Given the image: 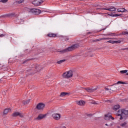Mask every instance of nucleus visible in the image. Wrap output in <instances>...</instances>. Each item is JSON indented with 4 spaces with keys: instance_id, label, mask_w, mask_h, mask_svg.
I'll return each instance as SVG.
<instances>
[{
    "instance_id": "obj_1",
    "label": "nucleus",
    "mask_w": 128,
    "mask_h": 128,
    "mask_svg": "<svg viewBox=\"0 0 128 128\" xmlns=\"http://www.w3.org/2000/svg\"><path fill=\"white\" fill-rule=\"evenodd\" d=\"M118 118L124 120L128 115V110L124 109L120 110L118 112Z\"/></svg>"
},
{
    "instance_id": "obj_2",
    "label": "nucleus",
    "mask_w": 128,
    "mask_h": 128,
    "mask_svg": "<svg viewBox=\"0 0 128 128\" xmlns=\"http://www.w3.org/2000/svg\"><path fill=\"white\" fill-rule=\"evenodd\" d=\"M80 47V45L78 44H75L67 48L64 49L62 50L58 51V52H60L61 54H64V52H72L76 48H78Z\"/></svg>"
},
{
    "instance_id": "obj_3",
    "label": "nucleus",
    "mask_w": 128,
    "mask_h": 128,
    "mask_svg": "<svg viewBox=\"0 0 128 128\" xmlns=\"http://www.w3.org/2000/svg\"><path fill=\"white\" fill-rule=\"evenodd\" d=\"M120 86L118 85L116 86H114V85H112V89L108 88H105V90H108V92H110V90H112V92H118V90H120Z\"/></svg>"
},
{
    "instance_id": "obj_4",
    "label": "nucleus",
    "mask_w": 128,
    "mask_h": 128,
    "mask_svg": "<svg viewBox=\"0 0 128 128\" xmlns=\"http://www.w3.org/2000/svg\"><path fill=\"white\" fill-rule=\"evenodd\" d=\"M62 76L65 78H72V70L66 72L62 74Z\"/></svg>"
},
{
    "instance_id": "obj_5",
    "label": "nucleus",
    "mask_w": 128,
    "mask_h": 128,
    "mask_svg": "<svg viewBox=\"0 0 128 128\" xmlns=\"http://www.w3.org/2000/svg\"><path fill=\"white\" fill-rule=\"evenodd\" d=\"M52 118H53L54 120H60V114H58V113H54L53 114H52Z\"/></svg>"
},
{
    "instance_id": "obj_6",
    "label": "nucleus",
    "mask_w": 128,
    "mask_h": 128,
    "mask_svg": "<svg viewBox=\"0 0 128 128\" xmlns=\"http://www.w3.org/2000/svg\"><path fill=\"white\" fill-rule=\"evenodd\" d=\"M27 10L28 12H33L34 14H40V10L38 9H36V8H32V9H27Z\"/></svg>"
},
{
    "instance_id": "obj_7",
    "label": "nucleus",
    "mask_w": 128,
    "mask_h": 128,
    "mask_svg": "<svg viewBox=\"0 0 128 128\" xmlns=\"http://www.w3.org/2000/svg\"><path fill=\"white\" fill-rule=\"evenodd\" d=\"M45 105L42 103H39L36 106V108L39 110H42L44 108Z\"/></svg>"
},
{
    "instance_id": "obj_8",
    "label": "nucleus",
    "mask_w": 128,
    "mask_h": 128,
    "mask_svg": "<svg viewBox=\"0 0 128 128\" xmlns=\"http://www.w3.org/2000/svg\"><path fill=\"white\" fill-rule=\"evenodd\" d=\"M46 114H40L36 118V120H40L43 118H46Z\"/></svg>"
},
{
    "instance_id": "obj_9",
    "label": "nucleus",
    "mask_w": 128,
    "mask_h": 128,
    "mask_svg": "<svg viewBox=\"0 0 128 128\" xmlns=\"http://www.w3.org/2000/svg\"><path fill=\"white\" fill-rule=\"evenodd\" d=\"M32 4L34 6H40L41 4H42V0H34L32 2Z\"/></svg>"
},
{
    "instance_id": "obj_10",
    "label": "nucleus",
    "mask_w": 128,
    "mask_h": 128,
    "mask_svg": "<svg viewBox=\"0 0 128 128\" xmlns=\"http://www.w3.org/2000/svg\"><path fill=\"white\" fill-rule=\"evenodd\" d=\"M19 116L20 118H22L24 116V115L19 112H15L12 114V116Z\"/></svg>"
},
{
    "instance_id": "obj_11",
    "label": "nucleus",
    "mask_w": 128,
    "mask_h": 128,
    "mask_svg": "<svg viewBox=\"0 0 128 128\" xmlns=\"http://www.w3.org/2000/svg\"><path fill=\"white\" fill-rule=\"evenodd\" d=\"M76 104H77L78 106H84L86 104V102L84 100H78L76 101Z\"/></svg>"
},
{
    "instance_id": "obj_12",
    "label": "nucleus",
    "mask_w": 128,
    "mask_h": 128,
    "mask_svg": "<svg viewBox=\"0 0 128 128\" xmlns=\"http://www.w3.org/2000/svg\"><path fill=\"white\" fill-rule=\"evenodd\" d=\"M110 118H111L112 120L114 119V117L112 116H110V115H109V114L105 115L104 120H110Z\"/></svg>"
},
{
    "instance_id": "obj_13",
    "label": "nucleus",
    "mask_w": 128,
    "mask_h": 128,
    "mask_svg": "<svg viewBox=\"0 0 128 128\" xmlns=\"http://www.w3.org/2000/svg\"><path fill=\"white\" fill-rule=\"evenodd\" d=\"M86 90L88 92H94V90H96L97 88H85Z\"/></svg>"
},
{
    "instance_id": "obj_14",
    "label": "nucleus",
    "mask_w": 128,
    "mask_h": 128,
    "mask_svg": "<svg viewBox=\"0 0 128 128\" xmlns=\"http://www.w3.org/2000/svg\"><path fill=\"white\" fill-rule=\"evenodd\" d=\"M108 42H110V44H120L121 41L120 40H109L108 41Z\"/></svg>"
},
{
    "instance_id": "obj_15",
    "label": "nucleus",
    "mask_w": 128,
    "mask_h": 128,
    "mask_svg": "<svg viewBox=\"0 0 128 128\" xmlns=\"http://www.w3.org/2000/svg\"><path fill=\"white\" fill-rule=\"evenodd\" d=\"M118 12H126V10L124 9V8H120L118 9Z\"/></svg>"
},
{
    "instance_id": "obj_16",
    "label": "nucleus",
    "mask_w": 128,
    "mask_h": 128,
    "mask_svg": "<svg viewBox=\"0 0 128 128\" xmlns=\"http://www.w3.org/2000/svg\"><path fill=\"white\" fill-rule=\"evenodd\" d=\"M120 108V105L116 104L113 106L112 110H118Z\"/></svg>"
},
{
    "instance_id": "obj_17",
    "label": "nucleus",
    "mask_w": 128,
    "mask_h": 128,
    "mask_svg": "<svg viewBox=\"0 0 128 128\" xmlns=\"http://www.w3.org/2000/svg\"><path fill=\"white\" fill-rule=\"evenodd\" d=\"M104 10H110V12L116 11V8H114V7H111L110 8H109L108 9L104 8Z\"/></svg>"
},
{
    "instance_id": "obj_18",
    "label": "nucleus",
    "mask_w": 128,
    "mask_h": 128,
    "mask_svg": "<svg viewBox=\"0 0 128 128\" xmlns=\"http://www.w3.org/2000/svg\"><path fill=\"white\" fill-rule=\"evenodd\" d=\"M10 112V108L5 109L4 112V114H8V112Z\"/></svg>"
},
{
    "instance_id": "obj_19",
    "label": "nucleus",
    "mask_w": 128,
    "mask_h": 128,
    "mask_svg": "<svg viewBox=\"0 0 128 128\" xmlns=\"http://www.w3.org/2000/svg\"><path fill=\"white\" fill-rule=\"evenodd\" d=\"M126 84V83L124 82H122V81H118V82L114 84V85L116 86V84Z\"/></svg>"
},
{
    "instance_id": "obj_20",
    "label": "nucleus",
    "mask_w": 128,
    "mask_h": 128,
    "mask_svg": "<svg viewBox=\"0 0 128 128\" xmlns=\"http://www.w3.org/2000/svg\"><path fill=\"white\" fill-rule=\"evenodd\" d=\"M66 94H68V93L63 92L61 93L60 96H65Z\"/></svg>"
},
{
    "instance_id": "obj_21",
    "label": "nucleus",
    "mask_w": 128,
    "mask_h": 128,
    "mask_svg": "<svg viewBox=\"0 0 128 128\" xmlns=\"http://www.w3.org/2000/svg\"><path fill=\"white\" fill-rule=\"evenodd\" d=\"M120 74H128V70H123L120 71Z\"/></svg>"
},
{
    "instance_id": "obj_22",
    "label": "nucleus",
    "mask_w": 128,
    "mask_h": 128,
    "mask_svg": "<svg viewBox=\"0 0 128 128\" xmlns=\"http://www.w3.org/2000/svg\"><path fill=\"white\" fill-rule=\"evenodd\" d=\"M30 100H28L26 102V101H24L23 103L24 104H30Z\"/></svg>"
},
{
    "instance_id": "obj_23",
    "label": "nucleus",
    "mask_w": 128,
    "mask_h": 128,
    "mask_svg": "<svg viewBox=\"0 0 128 128\" xmlns=\"http://www.w3.org/2000/svg\"><path fill=\"white\" fill-rule=\"evenodd\" d=\"M8 0H1L0 1V2H2V4H6V2H8Z\"/></svg>"
},
{
    "instance_id": "obj_24",
    "label": "nucleus",
    "mask_w": 128,
    "mask_h": 128,
    "mask_svg": "<svg viewBox=\"0 0 128 128\" xmlns=\"http://www.w3.org/2000/svg\"><path fill=\"white\" fill-rule=\"evenodd\" d=\"M66 62L65 60H60L57 62L58 64H62V62Z\"/></svg>"
},
{
    "instance_id": "obj_25",
    "label": "nucleus",
    "mask_w": 128,
    "mask_h": 128,
    "mask_svg": "<svg viewBox=\"0 0 128 128\" xmlns=\"http://www.w3.org/2000/svg\"><path fill=\"white\" fill-rule=\"evenodd\" d=\"M121 126L124 127L126 126V122H124V123H122L120 124Z\"/></svg>"
},
{
    "instance_id": "obj_26",
    "label": "nucleus",
    "mask_w": 128,
    "mask_h": 128,
    "mask_svg": "<svg viewBox=\"0 0 128 128\" xmlns=\"http://www.w3.org/2000/svg\"><path fill=\"white\" fill-rule=\"evenodd\" d=\"M24 2V0H20L18 2V4H22Z\"/></svg>"
},
{
    "instance_id": "obj_27",
    "label": "nucleus",
    "mask_w": 128,
    "mask_h": 128,
    "mask_svg": "<svg viewBox=\"0 0 128 128\" xmlns=\"http://www.w3.org/2000/svg\"><path fill=\"white\" fill-rule=\"evenodd\" d=\"M48 36H53L54 38V36H56V34H49L48 35Z\"/></svg>"
},
{
    "instance_id": "obj_28",
    "label": "nucleus",
    "mask_w": 128,
    "mask_h": 128,
    "mask_svg": "<svg viewBox=\"0 0 128 128\" xmlns=\"http://www.w3.org/2000/svg\"><path fill=\"white\" fill-rule=\"evenodd\" d=\"M103 40H115V38H102Z\"/></svg>"
},
{
    "instance_id": "obj_29",
    "label": "nucleus",
    "mask_w": 128,
    "mask_h": 128,
    "mask_svg": "<svg viewBox=\"0 0 128 128\" xmlns=\"http://www.w3.org/2000/svg\"><path fill=\"white\" fill-rule=\"evenodd\" d=\"M108 126H112V124H110L108 125Z\"/></svg>"
},
{
    "instance_id": "obj_30",
    "label": "nucleus",
    "mask_w": 128,
    "mask_h": 128,
    "mask_svg": "<svg viewBox=\"0 0 128 128\" xmlns=\"http://www.w3.org/2000/svg\"><path fill=\"white\" fill-rule=\"evenodd\" d=\"M124 34H128V32H124Z\"/></svg>"
},
{
    "instance_id": "obj_31",
    "label": "nucleus",
    "mask_w": 128,
    "mask_h": 128,
    "mask_svg": "<svg viewBox=\"0 0 128 128\" xmlns=\"http://www.w3.org/2000/svg\"><path fill=\"white\" fill-rule=\"evenodd\" d=\"M100 39H97L96 40V42H100Z\"/></svg>"
},
{
    "instance_id": "obj_32",
    "label": "nucleus",
    "mask_w": 128,
    "mask_h": 128,
    "mask_svg": "<svg viewBox=\"0 0 128 128\" xmlns=\"http://www.w3.org/2000/svg\"><path fill=\"white\" fill-rule=\"evenodd\" d=\"M120 15H118V14H116L115 16H120Z\"/></svg>"
},
{
    "instance_id": "obj_33",
    "label": "nucleus",
    "mask_w": 128,
    "mask_h": 128,
    "mask_svg": "<svg viewBox=\"0 0 128 128\" xmlns=\"http://www.w3.org/2000/svg\"><path fill=\"white\" fill-rule=\"evenodd\" d=\"M103 38H99V40H102Z\"/></svg>"
},
{
    "instance_id": "obj_34",
    "label": "nucleus",
    "mask_w": 128,
    "mask_h": 128,
    "mask_svg": "<svg viewBox=\"0 0 128 128\" xmlns=\"http://www.w3.org/2000/svg\"><path fill=\"white\" fill-rule=\"evenodd\" d=\"M0 36H4V34L0 35Z\"/></svg>"
},
{
    "instance_id": "obj_35",
    "label": "nucleus",
    "mask_w": 128,
    "mask_h": 128,
    "mask_svg": "<svg viewBox=\"0 0 128 128\" xmlns=\"http://www.w3.org/2000/svg\"><path fill=\"white\" fill-rule=\"evenodd\" d=\"M126 76H128V72L126 74Z\"/></svg>"
},
{
    "instance_id": "obj_36",
    "label": "nucleus",
    "mask_w": 128,
    "mask_h": 128,
    "mask_svg": "<svg viewBox=\"0 0 128 128\" xmlns=\"http://www.w3.org/2000/svg\"><path fill=\"white\" fill-rule=\"evenodd\" d=\"M105 126H108V125L107 124H106Z\"/></svg>"
},
{
    "instance_id": "obj_37",
    "label": "nucleus",
    "mask_w": 128,
    "mask_h": 128,
    "mask_svg": "<svg viewBox=\"0 0 128 128\" xmlns=\"http://www.w3.org/2000/svg\"><path fill=\"white\" fill-rule=\"evenodd\" d=\"M104 92V90H101V92Z\"/></svg>"
},
{
    "instance_id": "obj_38",
    "label": "nucleus",
    "mask_w": 128,
    "mask_h": 128,
    "mask_svg": "<svg viewBox=\"0 0 128 128\" xmlns=\"http://www.w3.org/2000/svg\"><path fill=\"white\" fill-rule=\"evenodd\" d=\"M93 104H96V102H94Z\"/></svg>"
},
{
    "instance_id": "obj_39",
    "label": "nucleus",
    "mask_w": 128,
    "mask_h": 128,
    "mask_svg": "<svg viewBox=\"0 0 128 128\" xmlns=\"http://www.w3.org/2000/svg\"><path fill=\"white\" fill-rule=\"evenodd\" d=\"M89 116H92V114H89Z\"/></svg>"
}]
</instances>
